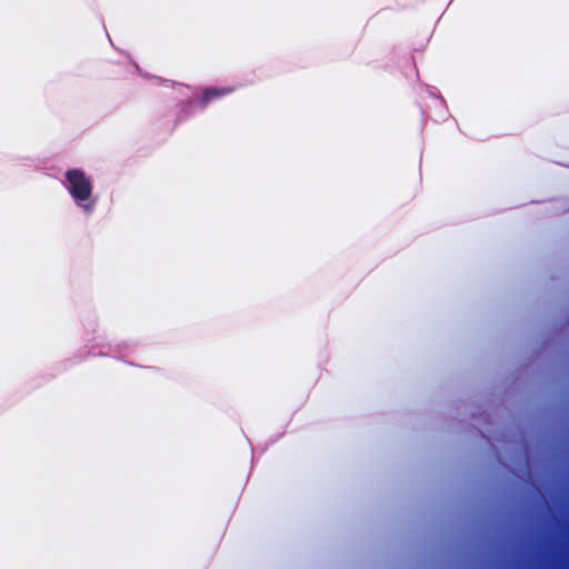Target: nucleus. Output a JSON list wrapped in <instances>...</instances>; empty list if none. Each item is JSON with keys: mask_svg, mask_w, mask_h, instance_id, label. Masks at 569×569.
I'll return each instance as SVG.
<instances>
[{"mask_svg": "<svg viewBox=\"0 0 569 569\" xmlns=\"http://www.w3.org/2000/svg\"><path fill=\"white\" fill-rule=\"evenodd\" d=\"M66 180L68 181V190L72 199L80 206L87 213H91L94 208V201L83 203L91 198L93 186L84 172L80 169H70L66 172Z\"/></svg>", "mask_w": 569, "mask_h": 569, "instance_id": "f257e3e1", "label": "nucleus"}, {"mask_svg": "<svg viewBox=\"0 0 569 569\" xmlns=\"http://www.w3.org/2000/svg\"><path fill=\"white\" fill-rule=\"evenodd\" d=\"M234 91L233 87H222V88H216L210 87L206 88L202 92L201 97V104L206 107L208 103H210L212 100L222 98L227 94H230Z\"/></svg>", "mask_w": 569, "mask_h": 569, "instance_id": "f03ea898", "label": "nucleus"}]
</instances>
